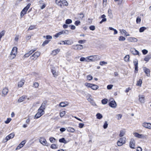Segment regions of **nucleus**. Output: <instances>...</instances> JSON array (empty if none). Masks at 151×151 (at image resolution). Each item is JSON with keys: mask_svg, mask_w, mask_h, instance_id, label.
I'll return each instance as SVG.
<instances>
[{"mask_svg": "<svg viewBox=\"0 0 151 151\" xmlns=\"http://www.w3.org/2000/svg\"><path fill=\"white\" fill-rule=\"evenodd\" d=\"M26 97L25 96H21L19 99L18 101V102L20 103L26 99Z\"/></svg>", "mask_w": 151, "mask_h": 151, "instance_id": "nucleus-25", "label": "nucleus"}, {"mask_svg": "<svg viewBox=\"0 0 151 151\" xmlns=\"http://www.w3.org/2000/svg\"><path fill=\"white\" fill-rule=\"evenodd\" d=\"M134 64L135 66H138V61L137 60H134L133 61Z\"/></svg>", "mask_w": 151, "mask_h": 151, "instance_id": "nucleus-54", "label": "nucleus"}, {"mask_svg": "<svg viewBox=\"0 0 151 151\" xmlns=\"http://www.w3.org/2000/svg\"><path fill=\"white\" fill-rule=\"evenodd\" d=\"M40 55V52H36L30 57V58L32 60H36Z\"/></svg>", "mask_w": 151, "mask_h": 151, "instance_id": "nucleus-5", "label": "nucleus"}, {"mask_svg": "<svg viewBox=\"0 0 151 151\" xmlns=\"http://www.w3.org/2000/svg\"><path fill=\"white\" fill-rule=\"evenodd\" d=\"M50 147L51 148L54 149H56L58 148V147L56 146V145L55 144H52Z\"/></svg>", "mask_w": 151, "mask_h": 151, "instance_id": "nucleus-43", "label": "nucleus"}, {"mask_svg": "<svg viewBox=\"0 0 151 151\" xmlns=\"http://www.w3.org/2000/svg\"><path fill=\"white\" fill-rule=\"evenodd\" d=\"M31 4L29 3L28 4L27 6L25 7L22 10L20 13V17L21 18H22L25 14H26Z\"/></svg>", "mask_w": 151, "mask_h": 151, "instance_id": "nucleus-3", "label": "nucleus"}, {"mask_svg": "<svg viewBox=\"0 0 151 151\" xmlns=\"http://www.w3.org/2000/svg\"><path fill=\"white\" fill-rule=\"evenodd\" d=\"M87 78L88 80L91 81L93 77L89 75L87 76Z\"/></svg>", "mask_w": 151, "mask_h": 151, "instance_id": "nucleus-52", "label": "nucleus"}, {"mask_svg": "<svg viewBox=\"0 0 151 151\" xmlns=\"http://www.w3.org/2000/svg\"><path fill=\"white\" fill-rule=\"evenodd\" d=\"M130 52L133 55H139V52L136 50L135 48H130Z\"/></svg>", "mask_w": 151, "mask_h": 151, "instance_id": "nucleus-14", "label": "nucleus"}, {"mask_svg": "<svg viewBox=\"0 0 151 151\" xmlns=\"http://www.w3.org/2000/svg\"><path fill=\"white\" fill-rule=\"evenodd\" d=\"M142 126L143 127L149 129H151V123L144 122L142 123Z\"/></svg>", "mask_w": 151, "mask_h": 151, "instance_id": "nucleus-8", "label": "nucleus"}, {"mask_svg": "<svg viewBox=\"0 0 151 151\" xmlns=\"http://www.w3.org/2000/svg\"><path fill=\"white\" fill-rule=\"evenodd\" d=\"M23 146H22L20 143L16 149V150H19Z\"/></svg>", "mask_w": 151, "mask_h": 151, "instance_id": "nucleus-55", "label": "nucleus"}, {"mask_svg": "<svg viewBox=\"0 0 151 151\" xmlns=\"http://www.w3.org/2000/svg\"><path fill=\"white\" fill-rule=\"evenodd\" d=\"M116 116L117 117V119L119 120L121 118L122 116V115L121 114H118L116 115Z\"/></svg>", "mask_w": 151, "mask_h": 151, "instance_id": "nucleus-62", "label": "nucleus"}, {"mask_svg": "<svg viewBox=\"0 0 151 151\" xmlns=\"http://www.w3.org/2000/svg\"><path fill=\"white\" fill-rule=\"evenodd\" d=\"M60 44H63V45H70L73 43V41L71 40H67L64 41H62Z\"/></svg>", "mask_w": 151, "mask_h": 151, "instance_id": "nucleus-6", "label": "nucleus"}, {"mask_svg": "<svg viewBox=\"0 0 151 151\" xmlns=\"http://www.w3.org/2000/svg\"><path fill=\"white\" fill-rule=\"evenodd\" d=\"M80 23V22L79 20H77L75 21V24L76 26H78Z\"/></svg>", "mask_w": 151, "mask_h": 151, "instance_id": "nucleus-64", "label": "nucleus"}, {"mask_svg": "<svg viewBox=\"0 0 151 151\" xmlns=\"http://www.w3.org/2000/svg\"><path fill=\"white\" fill-rule=\"evenodd\" d=\"M134 137L144 139L146 137L145 136L144 134H140L137 132L134 133Z\"/></svg>", "mask_w": 151, "mask_h": 151, "instance_id": "nucleus-10", "label": "nucleus"}, {"mask_svg": "<svg viewBox=\"0 0 151 151\" xmlns=\"http://www.w3.org/2000/svg\"><path fill=\"white\" fill-rule=\"evenodd\" d=\"M39 86V84L37 82H35L33 84V86L35 88H38Z\"/></svg>", "mask_w": 151, "mask_h": 151, "instance_id": "nucleus-42", "label": "nucleus"}, {"mask_svg": "<svg viewBox=\"0 0 151 151\" xmlns=\"http://www.w3.org/2000/svg\"><path fill=\"white\" fill-rule=\"evenodd\" d=\"M45 109H42V108L40 107L37 111V112L40 113V114L43 115L45 113Z\"/></svg>", "mask_w": 151, "mask_h": 151, "instance_id": "nucleus-24", "label": "nucleus"}, {"mask_svg": "<svg viewBox=\"0 0 151 151\" xmlns=\"http://www.w3.org/2000/svg\"><path fill=\"white\" fill-rule=\"evenodd\" d=\"M42 115L40 114V113L37 112L36 114L34 116V118L35 119H38Z\"/></svg>", "mask_w": 151, "mask_h": 151, "instance_id": "nucleus-31", "label": "nucleus"}, {"mask_svg": "<svg viewBox=\"0 0 151 151\" xmlns=\"http://www.w3.org/2000/svg\"><path fill=\"white\" fill-rule=\"evenodd\" d=\"M46 101H44L43 102V103L42 104L41 106L40 107L42 108V109H45L46 108Z\"/></svg>", "mask_w": 151, "mask_h": 151, "instance_id": "nucleus-30", "label": "nucleus"}, {"mask_svg": "<svg viewBox=\"0 0 151 151\" xmlns=\"http://www.w3.org/2000/svg\"><path fill=\"white\" fill-rule=\"evenodd\" d=\"M39 5H40V8L41 9H44L46 6V5L44 2L43 0H40L39 1Z\"/></svg>", "mask_w": 151, "mask_h": 151, "instance_id": "nucleus-11", "label": "nucleus"}, {"mask_svg": "<svg viewBox=\"0 0 151 151\" xmlns=\"http://www.w3.org/2000/svg\"><path fill=\"white\" fill-rule=\"evenodd\" d=\"M80 60L81 61H87V62H88V61H89L88 60H87L86 58H84V57H81L80 59Z\"/></svg>", "mask_w": 151, "mask_h": 151, "instance_id": "nucleus-51", "label": "nucleus"}, {"mask_svg": "<svg viewBox=\"0 0 151 151\" xmlns=\"http://www.w3.org/2000/svg\"><path fill=\"white\" fill-rule=\"evenodd\" d=\"M142 83V80L141 79H139V80L137 81L136 85L137 86H141Z\"/></svg>", "mask_w": 151, "mask_h": 151, "instance_id": "nucleus-33", "label": "nucleus"}, {"mask_svg": "<svg viewBox=\"0 0 151 151\" xmlns=\"http://www.w3.org/2000/svg\"><path fill=\"white\" fill-rule=\"evenodd\" d=\"M72 21L71 19H68L66 20L65 23L66 24H69L72 23Z\"/></svg>", "mask_w": 151, "mask_h": 151, "instance_id": "nucleus-41", "label": "nucleus"}, {"mask_svg": "<svg viewBox=\"0 0 151 151\" xmlns=\"http://www.w3.org/2000/svg\"><path fill=\"white\" fill-rule=\"evenodd\" d=\"M108 101V100L106 98L104 99H102L101 100V103L103 104H106Z\"/></svg>", "mask_w": 151, "mask_h": 151, "instance_id": "nucleus-34", "label": "nucleus"}, {"mask_svg": "<svg viewBox=\"0 0 151 151\" xmlns=\"http://www.w3.org/2000/svg\"><path fill=\"white\" fill-rule=\"evenodd\" d=\"M135 140L133 139H131L129 142V147L132 149H134L135 147Z\"/></svg>", "mask_w": 151, "mask_h": 151, "instance_id": "nucleus-12", "label": "nucleus"}, {"mask_svg": "<svg viewBox=\"0 0 151 151\" xmlns=\"http://www.w3.org/2000/svg\"><path fill=\"white\" fill-rule=\"evenodd\" d=\"M146 29V28L145 27H141L139 29V31L140 32H143L144 30Z\"/></svg>", "mask_w": 151, "mask_h": 151, "instance_id": "nucleus-40", "label": "nucleus"}, {"mask_svg": "<svg viewBox=\"0 0 151 151\" xmlns=\"http://www.w3.org/2000/svg\"><path fill=\"white\" fill-rule=\"evenodd\" d=\"M128 40L129 42H137V39L134 37H129L128 38Z\"/></svg>", "mask_w": 151, "mask_h": 151, "instance_id": "nucleus-18", "label": "nucleus"}, {"mask_svg": "<svg viewBox=\"0 0 151 151\" xmlns=\"http://www.w3.org/2000/svg\"><path fill=\"white\" fill-rule=\"evenodd\" d=\"M17 47H13L12 49L9 56V58L11 60L14 59L17 54Z\"/></svg>", "mask_w": 151, "mask_h": 151, "instance_id": "nucleus-1", "label": "nucleus"}, {"mask_svg": "<svg viewBox=\"0 0 151 151\" xmlns=\"http://www.w3.org/2000/svg\"><path fill=\"white\" fill-rule=\"evenodd\" d=\"M118 40L119 41H123L125 40L126 38L122 36H120L119 37Z\"/></svg>", "mask_w": 151, "mask_h": 151, "instance_id": "nucleus-36", "label": "nucleus"}, {"mask_svg": "<svg viewBox=\"0 0 151 151\" xmlns=\"http://www.w3.org/2000/svg\"><path fill=\"white\" fill-rule=\"evenodd\" d=\"M96 116L97 119H101L103 117L102 115L100 113H97L96 115Z\"/></svg>", "mask_w": 151, "mask_h": 151, "instance_id": "nucleus-38", "label": "nucleus"}, {"mask_svg": "<svg viewBox=\"0 0 151 151\" xmlns=\"http://www.w3.org/2000/svg\"><path fill=\"white\" fill-rule=\"evenodd\" d=\"M62 4L63 5L65 6H67L68 5V3L67 2V1L66 0H64L62 1Z\"/></svg>", "mask_w": 151, "mask_h": 151, "instance_id": "nucleus-47", "label": "nucleus"}, {"mask_svg": "<svg viewBox=\"0 0 151 151\" xmlns=\"http://www.w3.org/2000/svg\"><path fill=\"white\" fill-rule=\"evenodd\" d=\"M151 59V54L147 55L144 58V60L146 62H148Z\"/></svg>", "mask_w": 151, "mask_h": 151, "instance_id": "nucleus-23", "label": "nucleus"}, {"mask_svg": "<svg viewBox=\"0 0 151 151\" xmlns=\"http://www.w3.org/2000/svg\"><path fill=\"white\" fill-rule=\"evenodd\" d=\"M77 50H80L83 49V46L81 45H77Z\"/></svg>", "mask_w": 151, "mask_h": 151, "instance_id": "nucleus-39", "label": "nucleus"}, {"mask_svg": "<svg viewBox=\"0 0 151 151\" xmlns=\"http://www.w3.org/2000/svg\"><path fill=\"white\" fill-rule=\"evenodd\" d=\"M99 87V86L97 85L92 84V86H91V88L93 90H96Z\"/></svg>", "mask_w": 151, "mask_h": 151, "instance_id": "nucleus-26", "label": "nucleus"}, {"mask_svg": "<svg viewBox=\"0 0 151 151\" xmlns=\"http://www.w3.org/2000/svg\"><path fill=\"white\" fill-rule=\"evenodd\" d=\"M14 136V133H11L6 137V141L13 138Z\"/></svg>", "mask_w": 151, "mask_h": 151, "instance_id": "nucleus-19", "label": "nucleus"}, {"mask_svg": "<svg viewBox=\"0 0 151 151\" xmlns=\"http://www.w3.org/2000/svg\"><path fill=\"white\" fill-rule=\"evenodd\" d=\"M39 141L40 143L44 146H47L48 145L46 139L44 137H40Z\"/></svg>", "mask_w": 151, "mask_h": 151, "instance_id": "nucleus-9", "label": "nucleus"}, {"mask_svg": "<svg viewBox=\"0 0 151 151\" xmlns=\"http://www.w3.org/2000/svg\"><path fill=\"white\" fill-rule=\"evenodd\" d=\"M35 28V25H31L28 29V30H31Z\"/></svg>", "mask_w": 151, "mask_h": 151, "instance_id": "nucleus-44", "label": "nucleus"}, {"mask_svg": "<svg viewBox=\"0 0 151 151\" xmlns=\"http://www.w3.org/2000/svg\"><path fill=\"white\" fill-rule=\"evenodd\" d=\"M90 29L91 30H94L95 29V27L93 25L89 27Z\"/></svg>", "mask_w": 151, "mask_h": 151, "instance_id": "nucleus-59", "label": "nucleus"}, {"mask_svg": "<svg viewBox=\"0 0 151 151\" xmlns=\"http://www.w3.org/2000/svg\"><path fill=\"white\" fill-rule=\"evenodd\" d=\"M65 114V111H63L60 113V116L61 117H63Z\"/></svg>", "mask_w": 151, "mask_h": 151, "instance_id": "nucleus-49", "label": "nucleus"}, {"mask_svg": "<svg viewBox=\"0 0 151 151\" xmlns=\"http://www.w3.org/2000/svg\"><path fill=\"white\" fill-rule=\"evenodd\" d=\"M113 86L112 85H109L107 86V89L109 90L111 89Z\"/></svg>", "mask_w": 151, "mask_h": 151, "instance_id": "nucleus-60", "label": "nucleus"}, {"mask_svg": "<svg viewBox=\"0 0 151 151\" xmlns=\"http://www.w3.org/2000/svg\"><path fill=\"white\" fill-rule=\"evenodd\" d=\"M61 32L62 33V34H68V31L67 30H64L63 31H62Z\"/></svg>", "mask_w": 151, "mask_h": 151, "instance_id": "nucleus-56", "label": "nucleus"}, {"mask_svg": "<svg viewBox=\"0 0 151 151\" xmlns=\"http://www.w3.org/2000/svg\"><path fill=\"white\" fill-rule=\"evenodd\" d=\"M125 133V131L124 130H121L120 132V134L119 135V136L120 137H122L124 135Z\"/></svg>", "mask_w": 151, "mask_h": 151, "instance_id": "nucleus-29", "label": "nucleus"}, {"mask_svg": "<svg viewBox=\"0 0 151 151\" xmlns=\"http://www.w3.org/2000/svg\"><path fill=\"white\" fill-rule=\"evenodd\" d=\"M50 140L52 143L54 142L55 140V139L53 137H51L50 138Z\"/></svg>", "mask_w": 151, "mask_h": 151, "instance_id": "nucleus-53", "label": "nucleus"}, {"mask_svg": "<svg viewBox=\"0 0 151 151\" xmlns=\"http://www.w3.org/2000/svg\"><path fill=\"white\" fill-rule=\"evenodd\" d=\"M8 89L7 88H4L2 91V96H6L8 92Z\"/></svg>", "mask_w": 151, "mask_h": 151, "instance_id": "nucleus-15", "label": "nucleus"}, {"mask_svg": "<svg viewBox=\"0 0 151 151\" xmlns=\"http://www.w3.org/2000/svg\"><path fill=\"white\" fill-rule=\"evenodd\" d=\"M139 101L141 103H144L145 101V97L143 95H139Z\"/></svg>", "mask_w": 151, "mask_h": 151, "instance_id": "nucleus-22", "label": "nucleus"}, {"mask_svg": "<svg viewBox=\"0 0 151 151\" xmlns=\"http://www.w3.org/2000/svg\"><path fill=\"white\" fill-rule=\"evenodd\" d=\"M50 40H46L44 42H43L42 45L44 46L45 45H46L48 44Z\"/></svg>", "mask_w": 151, "mask_h": 151, "instance_id": "nucleus-58", "label": "nucleus"}, {"mask_svg": "<svg viewBox=\"0 0 151 151\" xmlns=\"http://www.w3.org/2000/svg\"><path fill=\"white\" fill-rule=\"evenodd\" d=\"M55 3L58 6L62 8V3L61 0H56Z\"/></svg>", "mask_w": 151, "mask_h": 151, "instance_id": "nucleus-21", "label": "nucleus"}, {"mask_svg": "<svg viewBox=\"0 0 151 151\" xmlns=\"http://www.w3.org/2000/svg\"><path fill=\"white\" fill-rule=\"evenodd\" d=\"M69 104V103L67 101L61 102L59 104V106L61 107H65L68 106Z\"/></svg>", "mask_w": 151, "mask_h": 151, "instance_id": "nucleus-17", "label": "nucleus"}, {"mask_svg": "<svg viewBox=\"0 0 151 151\" xmlns=\"http://www.w3.org/2000/svg\"><path fill=\"white\" fill-rule=\"evenodd\" d=\"M25 80L23 79H21L19 81L18 83V86L19 88L22 87L25 83Z\"/></svg>", "mask_w": 151, "mask_h": 151, "instance_id": "nucleus-13", "label": "nucleus"}, {"mask_svg": "<svg viewBox=\"0 0 151 151\" xmlns=\"http://www.w3.org/2000/svg\"><path fill=\"white\" fill-rule=\"evenodd\" d=\"M85 85L88 88H91L92 84L86 83H85Z\"/></svg>", "mask_w": 151, "mask_h": 151, "instance_id": "nucleus-45", "label": "nucleus"}, {"mask_svg": "<svg viewBox=\"0 0 151 151\" xmlns=\"http://www.w3.org/2000/svg\"><path fill=\"white\" fill-rule=\"evenodd\" d=\"M62 33L61 32H60L57 33L55 35H54V36L57 38L61 35H62Z\"/></svg>", "mask_w": 151, "mask_h": 151, "instance_id": "nucleus-46", "label": "nucleus"}, {"mask_svg": "<svg viewBox=\"0 0 151 151\" xmlns=\"http://www.w3.org/2000/svg\"><path fill=\"white\" fill-rule=\"evenodd\" d=\"M143 68L144 71L146 74L147 76H150V69L146 67H144Z\"/></svg>", "mask_w": 151, "mask_h": 151, "instance_id": "nucleus-16", "label": "nucleus"}, {"mask_svg": "<svg viewBox=\"0 0 151 151\" xmlns=\"http://www.w3.org/2000/svg\"><path fill=\"white\" fill-rule=\"evenodd\" d=\"M67 131L69 132H73L75 131V129L71 127H68L67 128Z\"/></svg>", "mask_w": 151, "mask_h": 151, "instance_id": "nucleus-28", "label": "nucleus"}, {"mask_svg": "<svg viewBox=\"0 0 151 151\" xmlns=\"http://www.w3.org/2000/svg\"><path fill=\"white\" fill-rule=\"evenodd\" d=\"M126 138L123 137L120 138L117 142V145L119 146H122L126 142Z\"/></svg>", "mask_w": 151, "mask_h": 151, "instance_id": "nucleus-4", "label": "nucleus"}, {"mask_svg": "<svg viewBox=\"0 0 151 151\" xmlns=\"http://www.w3.org/2000/svg\"><path fill=\"white\" fill-rule=\"evenodd\" d=\"M119 31L120 32V33L122 34L123 35V34H124L126 36H129V34L126 32V31L125 30L123 29H122L119 30Z\"/></svg>", "mask_w": 151, "mask_h": 151, "instance_id": "nucleus-20", "label": "nucleus"}, {"mask_svg": "<svg viewBox=\"0 0 151 151\" xmlns=\"http://www.w3.org/2000/svg\"><path fill=\"white\" fill-rule=\"evenodd\" d=\"M141 19L140 18L138 17L137 18L136 22L137 23H139L141 22Z\"/></svg>", "mask_w": 151, "mask_h": 151, "instance_id": "nucleus-57", "label": "nucleus"}, {"mask_svg": "<svg viewBox=\"0 0 151 151\" xmlns=\"http://www.w3.org/2000/svg\"><path fill=\"white\" fill-rule=\"evenodd\" d=\"M51 72L52 73V74L54 77H55L58 76V73L56 72L55 70L52 69L51 70Z\"/></svg>", "mask_w": 151, "mask_h": 151, "instance_id": "nucleus-35", "label": "nucleus"}, {"mask_svg": "<svg viewBox=\"0 0 151 151\" xmlns=\"http://www.w3.org/2000/svg\"><path fill=\"white\" fill-rule=\"evenodd\" d=\"M11 120V118H7V120L5 121V123L6 124H8L10 122Z\"/></svg>", "mask_w": 151, "mask_h": 151, "instance_id": "nucleus-63", "label": "nucleus"}, {"mask_svg": "<svg viewBox=\"0 0 151 151\" xmlns=\"http://www.w3.org/2000/svg\"><path fill=\"white\" fill-rule=\"evenodd\" d=\"M129 55H127L124 57V59L125 61L126 62H129Z\"/></svg>", "mask_w": 151, "mask_h": 151, "instance_id": "nucleus-37", "label": "nucleus"}, {"mask_svg": "<svg viewBox=\"0 0 151 151\" xmlns=\"http://www.w3.org/2000/svg\"><path fill=\"white\" fill-rule=\"evenodd\" d=\"M107 64V63L104 61H101L100 62L99 64L101 65H106Z\"/></svg>", "mask_w": 151, "mask_h": 151, "instance_id": "nucleus-50", "label": "nucleus"}, {"mask_svg": "<svg viewBox=\"0 0 151 151\" xmlns=\"http://www.w3.org/2000/svg\"><path fill=\"white\" fill-rule=\"evenodd\" d=\"M110 102L109 103V106L112 108H115L116 106V102L113 99H110L109 100Z\"/></svg>", "mask_w": 151, "mask_h": 151, "instance_id": "nucleus-7", "label": "nucleus"}, {"mask_svg": "<svg viewBox=\"0 0 151 151\" xmlns=\"http://www.w3.org/2000/svg\"><path fill=\"white\" fill-rule=\"evenodd\" d=\"M142 52L143 54L144 55L147 54L148 52V51L145 49L142 50Z\"/></svg>", "mask_w": 151, "mask_h": 151, "instance_id": "nucleus-61", "label": "nucleus"}, {"mask_svg": "<svg viewBox=\"0 0 151 151\" xmlns=\"http://www.w3.org/2000/svg\"><path fill=\"white\" fill-rule=\"evenodd\" d=\"M108 124L107 121H105L103 125L104 129H106L108 127Z\"/></svg>", "mask_w": 151, "mask_h": 151, "instance_id": "nucleus-48", "label": "nucleus"}, {"mask_svg": "<svg viewBox=\"0 0 151 151\" xmlns=\"http://www.w3.org/2000/svg\"><path fill=\"white\" fill-rule=\"evenodd\" d=\"M86 58L88 60L92 62L98 60L100 59V57L98 55L90 56L86 57Z\"/></svg>", "mask_w": 151, "mask_h": 151, "instance_id": "nucleus-2", "label": "nucleus"}, {"mask_svg": "<svg viewBox=\"0 0 151 151\" xmlns=\"http://www.w3.org/2000/svg\"><path fill=\"white\" fill-rule=\"evenodd\" d=\"M60 51V49H57L56 50H54L52 51V53L54 55H56L58 54Z\"/></svg>", "mask_w": 151, "mask_h": 151, "instance_id": "nucleus-27", "label": "nucleus"}, {"mask_svg": "<svg viewBox=\"0 0 151 151\" xmlns=\"http://www.w3.org/2000/svg\"><path fill=\"white\" fill-rule=\"evenodd\" d=\"M59 141L60 142L63 143L64 144H66L68 142L64 138L60 139Z\"/></svg>", "mask_w": 151, "mask_h": 151, "instance_id": "nucleus-32", "label": "nucleus"}]
</instances>
